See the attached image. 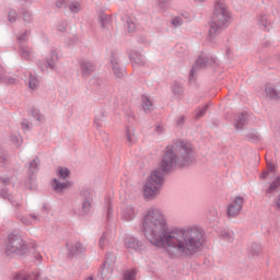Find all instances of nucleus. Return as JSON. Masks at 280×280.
Returning <instances> with one entry per match:
<instances>
[{
    "mask_svg": "<svg viewBox=\"0 0 280 280\" xmlns=\"http://www.w3.org/2000/svg\"><path fill=\"white\" fill-rule=\"evenodd\" d=\"M12 82H14V81H9L10 84H12Z\"/></svg>",
    "mask_w": 280,
    "mask_h": 280,
    "instance_id": "obj_36",
    "label": "nucleus"
},
{
    "mask_svg": "<svg viewBox=\"0 0 280 280\" xmlns=\"http://www.w3.org/2000/svg\"><path fill=\"white\" fill-rule=\"evenodd\" d=\"M125 247L129 253H138L143 250V244L139 242V240L135 238L133 236H127L125 238Z\"/></svg>",
    "mask_w": 280,
    "mask_h": 280,
    "instance_id": "obj_6",
    "label": "nucleus"
},
{
    "mask_svg": "<svg viewBox=\"0 0 280 280\" xmlns=\"http://www.w3.org/2000/svg\"><path fill=\"white\" fill-rule=\"evenodd\" d=\"M243 208H244V197L242 196L234 197L232 201L228 205L229 218H237V215L242 213Z\"/></svg>",
    "mask_w": 280,
    "mask_h": 280,
    "instance_id": "obj_5",
    "label": "nucleus"
},
{
    "mask_svg": "<svg viewBox=\"0 0 280 280\" xmlns=\"http://www.w3.org/2000/svg\"><path fill=\"white\" fill-rule=\"evenodd\" d=\"M38 166V163L36 162V160H33L32 162H31V164H30V168L31 170H34V168H36Z\"/></svg>",
    "mask_w": 280,
    "mask_h": 280,
    "instance_id": "obj_29",
    "label": "nucleus"
},
{
    "mask_svg": "<svg viewBox=\"0 0 280 280\" xmlns=\"http://www.w3.org/2000/svg\"><path fill=\"white\" fill-rule=\"evenodd\" d=\"M37 120H38V121H45V116H44V115H39V116L37 117Z\"/></svg>",
    "mask_w": 280,
    "mask_h": 280,
    "instance_id": "obj_33",
    "label": "nucleus"
},
{
    "mask_svg": "<svg viewBox=\"0 0 280 280\" xmlns=\"http://www.w3.org/2000/svg\"><path fill=\"white\" fill-rule=\"evenodd\" d=\"M126 139H127L128 145H135V143L139 141V136L137 135V130H135V128L132 127L127 128Z\"/></svg>",
    "mask_w": 280,
    "mask_h": 280,
    "instance_id": "obj_7",
    "label": "nucleus"
},
{
    "mask_svg": "<svg viewBox=\"0 0 280 280\" xmlns=\"http://www.w3.org/2000/svg\"><path fill=\"white\" fill-rule=\"evenodd\" d=\"M112 67H113V71L115 73V75L117 78H124V74L126 73V71L121 68H119V61L117 59V57H113L112 60Z\"/></svg>",
    "mask_w": 280,
    "mask_h": 280,
    "instance_id": "obj_8",
    "label": "nucleus"
},
{
    "mask_svg": "<svg viewBox=\"0 0 280 280\" xmlns=\"http://www.w3.org/2000/svg\"><path fill=\"white\" fill-rule=\"evenodd\" d=\"M127 23V28L129 32H135L136 27H137V24L135 23V21H132V19H127L126 21Z\"/></svg>",
    "mask_w": 280,
    "mask_h": 280,
    "instance_id": "obj_24",
    "label": "nucleus"
},
{
    "mask_svg": "<svg viewBox=\"0 0 280 280\" xmlns=\"http://www.w3.org/2000/svg\"><path fill=\"white\" fill-rule=\"evenodd\" d=\"M172 24H173L175 27H178V26L183 25V19H180V18H174L173 21H172Z\"/></svg>",
    "mask_w": 280,
    "mask_h": 280,
    "instance_id": "obj_28",
    "label": "nucleus"
},
{
    "mask_svg": "<svg viewBox=\"0 0 280 280\" xmlns=\"http://www.w3.org/2000/svg\"><path fill=\"white\" fill-rule=\"evenodd\" d=\"M84 250H86V249L84 248V245L81 244V243H77V244L74 245V247L72 248V255H78V253H84Z\"/></svg>",
    "mask_w": 280,
    "mask_h": 280,
    "instance_id": "obj_19",
    "label": "nucleus"
},
{
    "mask_svg": "<svg viewBox=\"0 0 280 280\" xmlns=\"http://www.w3.org/2000/svg\"><path fill=\"white\" fill-rule=\"evenodd\" d=\"M147 240L158 248H164L170 257L196 255L202 246V230L196 226L174 228L167 232L165 214L159 208L147 211L142 222Z\"/></svg>",
    "mask_w": 280,
    "mask_h": 280,
    "instance_id": "obj_1",
    "label": "nucleus"
},
{
    "mask_svg": "<svg viewBox=\"0 0 280 280\" xmlns=\"http://www.w3.org/2000/svg\"><path fill=\"white\" fill-rule=\"evenodd\" d=\"M5 253L8 255H25L27 253V245L21 236L10 235L5 244Z\"/></svg>",
    "mask_w": 280,
    "mask_h": 280,
    "instance_id": "obj_4",
    "label": "nucleus"
},
{
    "mask_svg": "<svg viewBox=\"0 0 280 280\" xmlns=\"http://www.w3.org/2000/svg\"><path fill=\"white\" fill-rule=\"evenodd\" d=\"M135 215H137V211L132 207H127L122 210V220H126V222L135 220Z\"/></svg>",
    "mask_w": 280,
    "mask_h": 280,
    "instance_id": "obj_10",
    "label": "nucleus"
},
{
    "mask_svg": "<svg viewBox=\"0 0 280 280\" xmlns=\"http://www.w3.org/2000/svg\"><path fill=\"white\" fill-rule=\"evenodd\" d=\"M69 8H70L71 12H74V13L80 12V10H81L80 2H72V3H70Z\"/></svg>",
    "mask_w": 280,
    "mask_h": 280,
    "instance_id": "obj_25",
    "label": "nucleus"
},
{
    "mask_svg": "<svg viewBox=\"0 0 280 280\" xmlns=\"http://www.w3.org/2000/svg\"><path fill=\"white\" fill-rule=\"evenodd\" d=\"M272 172H275V164L268 163V170H267V172H264L260 175V178H268L269 174H272Z\"/></svg>",
    "mask_w": 280,
    "mask_h": 280,
    "instance_id": "obj_21",
    "label": "nucleus"
},
{
    "mask_svg": "<svg viewBox=\"0 0 280 280\" xmlns=\"http://www.w3.org/2000/svg\"><path fill=\"white\" fill-rule=\"evenodd\" d=\"M136 277H137V270L135 269L128 270L125 273V280H135Z\"/></svg>",
    "mask_w": 280,
    "mask_h": 280,
    "instance_id": "obj_22",
    "label": "nucleus"
},
{
    "mask_svg": "<svg viewBox=\"0 0 280 280\" xmlns=\"http://www.w3.org/2000/svg\"><path fill=\"white\" fill-rule=\"evenodd\" d=\"M191 153V143L189 142L182 141L171 148L168 147L159 163V170L153 171L148 178L143 187V196L148 200L156 198L163 187V174L165 172H172L174 167H187L191 165L194 163Z\"/></svg>",
    "mask_w": 280,
    "mask_h": 280,
    "instance_id": "obj_2",
    "label": "nucleus"
},
{
    "mask_svg": "<svg viewBox=\"0 0 280 280\" xmlns=\"http://www.w3.org/2000/svg\"><path fill=\"white\" fill-rule=\"evenodd\" d=\"M70 175H71V172L69 171V168L62 167V166L57 167L58 178H62V180H65V178H69Z\"/></svg>",
    "mask_w": 280,
    "mask_h": 280,
    "instance_id": "obj_14",
    "label": "nucleus"
},
{
    "mask_svg": "<svg viewBox=\"0 0 280 280\" xmlns=\"http://www.w3.org/2000/svg\"><path fill=\"white\" fill-rule=\"evenodd\" d=\"M208 108H209V105H205V106H202L201 108L197 109L195 117H196L197 119H200V117H203V116H205V113H207Z\"/></svg>",
    "mask_w": 280,
    "mask_h": 280,
    "instance_id": "obj_20",
    "label": "nucleus"
},
{
    "mask_svg": "<svg viewBox=\"0 0 280 280\" xmlns=\"http://www.w3.org/2000/svg\"><path fill=\"white\" fill-rule=\"evenodd\" d=\"M231 20V13L226 10V3L224 0H219L215 3L214 13L210 21V28L208 32L209 43H218L222 30L226 27V23Z\"/></svg>",
    "mask_w": 280,
    "mask_h": 280,
    "instance_id": "obj_3",
    "label": "nucleus"
},
{
    "mask_svg": "<svg viewBox=\"0 0 280 280\" xmlns=\"http://www.w3.org/2000/svg\"><path fill=\"white\" fill-rule=\"evenodd\" d=\"M104 242H106V236H102L101 238H100V246H101V248H104Z\"/></svg>",
    "mask_w": 280,
    "mask_h": 280,
    "instance_id": "obj_30",
    "label": "nucleus"
},
{
    "mask_svg": "<svg viewBox=\"0 0 280 280\" xmlns=\"http://www.w3.org/2000/svg\"><path fill=\"white\" fill-rule=\"evenodd\" d=\"M56 62H58V55L52 54L50 57L46 59L47 67L54 69L56 67Z\"/></svg>",
    "mask_w": 280,
    "mask_h": 280,
    "instance_id": "obj_16",
    "label": "nucleus"
},
{
    "mask_svg": "<svg viewBox=\"0 0 280 280\" xmlns=\"http://www.w3.org/2000/svg\"><path fill=\"white\" fill-rule=\"evenodd\" d=\"M81 71L83 75H90V73H93V71H95V66L91 63V61H82Z\"/></svg>",
    "mask_w": 280,
    "mask_h": 280,
    "instance_id": "obj_12",
    "label": "nucleus"
},
{
    "mask_svg": "<svg viewBox=\"0 0 280 280\" xmlns=\"http://www.w3.org/2000/svg\"><path fill=\"white\" fill-rule=\"evenodd\" d=\"M258 24L260 27H262V30H268V27H270V21H268L266 15L259 18Z\"/></svg>",
    "mask_w": 280,
    "mask_h": 280,
    "instance_id": "obj_18",
    "label": "nucleus"
},
{
    "mask_svg": "<svg viewBox=\"0 0 280 280\" xmlns=\"http://www.w3.org/2000/svg\"><path fill=\"white\" fill-rule=\"evenodd\" d=\"M266 93L267 96L270 97V100H280V85L276 88L267 86Z\"/></svg>",
    "mask_w": 280,
    "mask_h": 280,
    "instance_id": "obj_9",
    "label": "nucleus"
},
{
    "mask_svg": "<svg viewBox=\"0 0 280 280\" xmlns=\"http://www.w3.org/2000/svg\"><path fill=\"white\" fill-rule=\"evenodd\" d=\"M16 22V12L14 10H11L9 12V23H15Z\"/></svg>",
    "mask_w": 280,
    "mask_h": 280,
    "instance_id": "obj_27",
    "label": "nucleus"
},
{
    "mask_svg": "<svg viewBox=\"0 0 280 280\" xmlns=\"http://www.w3.org/2000/svg\"><path fill=\"white\" fill-rule=\"evenodd\" d=\"M15 280H30V278H23V276L16 275Z\"/></svg>",
    "mask_w": 280,
    "mask_h": 280,
    "instance_id": "obj_31",
    "label": "nucleus"
},
{
    "mask_svg": "<svg viewBox=\"0 0 280 280\" xmlns=\"http://www.w3.org/2000/svg\"><path fill=\"white\" fill-rule=\"evenodd\" d=\"M85 280H93V278L92 277H88Z\"/></svg>",
    "mask_w": 280,
    "mask_h": 280,
    "instance_id": "obj_34",
    "label": "nucleus"
},
{
    "mask_svg": "<svg viewBox=\"0 0 280 280\" xmlns=\"http://www.w3.org/2000/svg\"><path fill=\"white\" fill-rule=\"evenodd\" d=\"M208 62H209V58H207V57H199L197 59V61H196L195 69L198 68V67H199V69H203L205 67L208 66Z\"/></svg>",
    "mask_w": 280,
    "mask_h": 280,
    "instance_id": "obj_17",
    "label": "nucleus"
},
{
    "mask_svg": "<svg viewBox=\"0 0 280 280\" xmlns=\"http://www.w3.org/2000/svg\"><path fill=\"white\" fill-rule=\"evenodd\" d=\"M225 237H226L228 242H233V235L226 234Z\"/></svg>",
    "mask_w": 280,
    "mask_h": 280,
    "instance_id": "obj_32",
    "label": "nucleus"
},
{
    "mask_svg": "<svg viewBox=\"0 0 280 280\" xmlns=\"http://www.w3.org/2000/svg\"><path fill=\"white\" fill-rule=\"evenodd\" d=\"M28 86L30 89H38V79H36L35 77H31L28 80Z\"/></svg>",
    "mask_w": 280,
    "mask_h": 280,
    "instance_id": "obj_23",
    "label": "nucleus"
},
{
    "mask_svg": "<svg viewBox=\"0 0 280 280\" xmlns=\"http://www.w3.org/2000/svg\"><path fill=\"white\" fill-rule=\"evenodd\" d=\"M280 189V177H277L268 187L267 194H275Z\"/></svg>",
    "mask_w": 280,
    "mask_h": 280,
    "instance_id": "obj_15",
    "label": "nucleus"
},
{
    "mask_svg": "<svg viewBox=\"0 0 280 280\" xmlns=\"http://www.w3.org/2000/svg\"><path fill=\"white\" fill-rule=\"evenodd\" d=\"M180 121H182V124H183V121H184V118H182V119H180Z\"/></svg>",
    "mask_w": 280,
    "mask_h": 280,
    "instance_id": "obj_37",
    "label": "nucleus"
},
{
    "mask_svg": "<svg viewBox=\"0 0 280 280\" xmlns=\"http://www.w3.org/2000/svg\"><path fill=\"white\" fill-rule=\"evenodd\" d=\"M71 182L60 183L58 179H54L52 187L55 191H65V189H69L71 187Z\"/></svg>",
    "mask_w": 280,
    "mask_h": 280,
    "instance_id": "obj_11",
    "label": "nucleus"
},
{
    "mask_svg": "<svg viewBox=\"0 0 280 280\" xmlns=\"http://www.w3.org/2000/svg\"><path fill=\"white\" fill-rule=\"evenodd\" d=\"M142 108L144 113H150V110H153L154 108L152 101L147 96H142Z\"/></svg>",
    "mask_w": 280,
    "mask_h": 280,
    "instance_id": "obj_13",
    "label": "nucleus"
},
{
    "mask_svg": "<svg viewBox=\"0 0 280 280\" xmlns=\"http://www.w3.org/2000/svg\"><path fill=\"white\" fill-rule=\"evenodd\" d=\"M82 211L83 213H89L91 211V201L85 200L82 205Z\"/></svg>",
    "mask_w": 280,
    "mask_h": 280,
    "instance_id": "obj_26",
    "label": "nucleus"
},
{
    "mask_svg": "<svg viewBox=\"0 0 280 280\" xmlns=\"http://www.w3.org/2000/svg\"><path fill=\"white\" fill-rule=\"evenodd\" d=\"M196 1H198L199 3H202V1H205V0H196Z\"/></svg>",
    "mask_w": 280,
    "mask_h": 280,
    "instance_id": "obj_35",
    "label": "nucleus"
}]
</instances>
